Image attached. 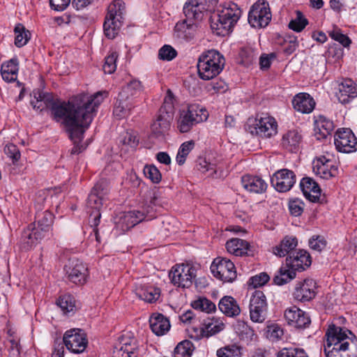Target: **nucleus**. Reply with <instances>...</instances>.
<instances>
[{"mask_svg":"<svg viewBox=\"0 0 357 357\" xmlns=\"http://www.w3.org/2000/svg\"><path fill=\"white\" fill-rule=\"evenodd\" d=\"M33 93L34 98L30 102L33 108L40 112L45 108L50 109L52 118L56 121L63 120L72 137L82 135L84 128L89 127L98 107L108 95L107 91L91 96L81 93L66 102L54 101L51 95L39 90L33 91Z\"/></svg>","mask_w":357,"mask_h":357,"instance_id":"1","label":"nucleus"},{"mask_svg":"<svg viewBox=\"0 0 357 357\" xmlns=\"http://www.w3.org/2000/svg\"><path fill=\"white\" fill-rule=\"evenodd\" d=\"M109 192V182L106 179L99 180L91 189L89 195L86 206L89 214V223L93 227L96 240L100 243L98 226L100 224L101 214L100 212L103 202L107 198Z\"/></svg>","mask_w":357,"mask_h":357,"instance_id":"2","label":"nucleus"},{"mask_svg":"<svg viewBox=\"0 0 357 357\" xmlns=\"http://www.w3.org/2000/svg\"><path fill=\"white\" fill-rule=\"evenodd\" d=\"M241 11L236 3H229L213 13L211 17V27L217 36L227 35L238 20Z\"/></svg>","mask_w":357,"mask_h":357,"instance_id":"3","label":"nucleus"},{"mask_svg":"<svg viewBox=\"0 0 357 357\" xmlns=\"http://www.w3.org/2000/svg\"><path fill=\"white\" fill-rule=\"evenodd\" d=\"M225 59L215 50L203 52L199 57L197 67L198 75L203 80H209L218 75L223 70Z\"/></svg>","mask_w":357,"mask_h":357,"instance_id":"4","label":"nucleus"},{"mask_svg":"<svg viewBox=\"0 0 357 357\" xmlns=\"http://www.w3.org/2000/svg\"><path fill=\"white\" fill-rule=\"evenodd\" d=\"M325 336L324 353H329L331 350H348L350 344L357 345L353 340L354 335L349 330L334 324L329 326Z\"/></svg>","mask_w":357,"mask_h":357,"instance_id":"5","label":"nucleus"},{"mask_svg":"<svg viewBox=\"0 0 357 357\" xmlns=\"http://www.w3.org/2000/svg\"><path fill=\"white\" fill-rule=\"evenodd\" d=\"M126 5L122 0H114L107 8V14L103 24L104 33L109 39H114L123 25Z\"/></svg>","mask_w":357,"mask_h":357,"instance_id":"6","label":"nucleus"},{"mask_svg":"<svg viewBox=\"0 0 357 357\" xmlns=\"http://www.w3.org/2000/svg\"><path fill=\"white\" fill-rule=\"evenodd\" d=\"M208 117L207 110L197 105L191 104L180 111L177 120V129L181 133L189 132L195 125L205 121Z\"/></svg>","mask_w":357,"mask_h":357,"instance_id":"7","label":"nucleus"},{"mask_svg":"<svg viewBox=\"0 0 357 357\" xmlns=\"http://www.w3.org/2000/svg\"><path fill=\"white\" fill-rule=\"evenodd\" d=\"M277 123L274 118L267 114L257 115L255 119H249L248 129L252 135L271 137L277 132Z\"/></svg>","mask_w":357,"mask_h":357,"instance_id":"8","label":"nucleus"},{"mask_svg":"<svg viewBox=\"0 0 357 357\" xmlns=\"http://www.w3.org/2000/svg\"><path fill=\"white\" fill-rule=\"evenodd\" d=\"M169 277L174 286L188 288L196 277V268L190 264H176L172 268Z\"/></svg>","mask_w":357,"mask_h":357,"instance_id":"9","label":"nucleus"},{"mask_svg":"<svg viewBox=\"0 0 357 357\" xmlns=\"http://www.w3.org/2000/svg\"><path fill=\"white\" fill-rule=\"evenodd\" d=\"M271 17L269 3L265 0H259L249 11L248 22L252 27L263 28L269 24Z\"/></svg>","mask_w":357,"mask_h":357,"instance_id":"10","label":"nucleus"},{"mask_svg":"<svg viewBox=\"0 0 357 357\" xmlns=\"http://www.w3.org/2000/svg\"><path fill=\"white\" fill-rule=\"evenodd\" d=\"M213 276L224 282H232L236 278V267L230 259L218 257L211 265Z\"/></svg>","mask_w":357,"mask_h":357,"instance_id":"11","label":"nucleus"},{"mask_svg":"<svg viewBox=\"0 0 357 357\" xmlns=\"http://www.w3.org/2000/svg\"><path fill=\"white\" fill-rule=\"evenodd\" d=\"M268 304L266 296L260 290L252 294L249 304L250 317L252 321L263 323L266 319Z\"/></svg>","mask_w":357,"mask_h":357,"instance_id":"12","label":"nucleus"},{"mask_svg":"<svg viewBox=\"0 0 357 357\" xmlns=\"http://www.w3.org/2000/svg\"><path fill=\"white\" fill-rule=\"evenodd\" d=\"M334 144L338 152L351 153L357 151V138L350 128H339L334 135Z\"/></svg>","mask_w":357,"mask_h":357,"instance_id":"13","label":"nucleus"},{"mask_svg":"<svg viewBox=\"0 0 357 357\" xmlns=\"http://www.w3.org/2000/svg\"><path fill=\"white\" fill-rule=\"evenodd\" d=\"M218 0H188L183 6V13L189 20H201L204 13L211 10Z\"/></svg>","mask_w":357,"mask_h":357,"instance_id":"14","label":"nucleus"},{"mask_svg":"<svg viewBox=\"0 0 357 357\" xmlns=\"http://www.w3.org/2000/svg\"><path fill=\"white\" fill-rule=\"evenodd\" d=\"M63 342L73 353H82L86 348L88 340L86 333L80 328H72L64 333Z\"/></svg>","mask_w":357,"mask_h":357,"instance_id":"15","label":"nucleus"},{"mask_svg":"<svg viewBox=\"0 0 357 357\" xmlns=\"http://www.w3.org/2000/svg\"><path fill=\"white\" fill-rule=\"evenodd\" d=\"M64 271L71 282L78 285L86 283L89 275L88 268L79 259H70L64 266Z\"/></svg>","mask_w":357,"mask_h":357,"instance_id":"16","label":"nucleus"},{"mask_svg":"<svg viewBox=\"0 0 357 357\" xmlns=\"http://www.w3.org/2000/svg\"><path fill=\"white\" fill-rule=\"evenodd\" d=\"M50 229L40 227L36 222L31 223L22 234V241L25 249L31 248L38 244L50 232Z\"/></svg>","mask_w":357,"mask_h":357,"instance_id":"17","label":"nucleus"},{"mask_svg":"<svg viewBox=\"0 0 357 357\" xmlns=\"http://www.w3.org/2000/svg\"><path fill=\"white\" fill-rule=\"evenodd\" d=\"M271 183L280 192L289 191L296 182V175L291 170L282 169L277 171L271 178Z\"/></svg>","mask_w":357,"mask_h":357,"instance_id":"18","label":"nucleus"},{"mask_svg":"<svg viewBox=\"0 0 357 357\" xmlns=\"http://www.w3.org/2000/svg\"><path fill=\"white\" fill-rule=\"evenodd\" d=\"M284 318L289 325L298 328H306L311 323L307 314L296 306H292L285 310Z\"/></svg>","mask_w":357,"mask_h":357,"instance_id":"19","label":"nucleus"},{"mask_svg":"<svg viewBox=\"0 0 357 357\" xmlns=\"http://www.w3.org/2000/svg\"><path fill=\"white\" fill-rule=\"evenodd\" d=\"M172 119V114L167 111L166 106L161 107L157 119L151 126L152 133L156 137L163 136L170 128Z\"/></svg>","mask_w":357,"mask_h":357,"instance_id":"20","label":"nucleus"},{"mask_svg":"<svg viewBox=\"0 0 357 357\" xmlns=\"http://www.w3.org/2000/svg\"><path fill=\"white\" fill-rule=\"evenodd\" d=\"M312 169L316 175L326 180L335 176L337 173V168L325 156H321L314 160Z\"/></svg>","mask_w":357,"mask_h":357,"instance_id":"21","label":"nucleus"},{"mask_svg":"<svg viewBox=\"0 0 357 357\" xmlns=\"http://www.w3.org/2000/svg\"><path fill=\"white\" fill-rule=\"evenodd\" d=\"M311 257L309 253L303 250H299L287 256L286 263L295 272L303 271L311 265Z\"/></svg>","mask_w":357,"mask_h":357,"instance_id":"22","label":"nucleus"},{"mask_svg":"<svg viewBox=\"0 0 357 357\" xmlns=\"http://www.w3.org/2000/svg\"><path fill=\"white\" fill-rule=\"evenodd\" d=\"M316 282L312 279H306L297 284L294 292V298L301 302L310 301L316 296Z\"/></svg>","mask_w":357,"mask_h":357,"instance_id":"23","label":"nucleus"},{"mask_svg":"<svg viewBox=\"0 0 357 357\" xmlns=\"http://www.w3.org/2000/svg\"><path fill=\"white\" fill-rule=\"evenodd\" d=\"M292 105L296 111L302 114H310L314 109L316 102L310 94L300 93L294 97Z\"/></svg>","mask_w":357,"mask_h":357,"instance_id":"24","label":"nucleus"},{"mask_svg":"<svg viewBox=\"0 0 357 357\" xmlns=\"http://www.w3.org/2000/svg\"><path fill=\"white\" fill-rule=\"evenodd\" d=\"M301 189L304 196L312 202H317L321 196V188L311 178L304 177L300 182Z\"/></svg>","mask_w":357,"mask_h":357,"instance_id":"25","label":"nucleus"},{"mask_svg":"<svg viewBox=\"0 0 357 357\" xmlns=\"http://www.w3.org/2000/svg\"><path fill=\"white\" fill-rule=\"evenodd\" d=\"M243 187L248 191L256 194H261L267 189L266 181L259 176L245 175L241 178Z\"/></svg>","mask_w":357,"mask_h":357,"instance_id":"26","label":"nucleus"},{"mask_svg":"<svg viewBox=\"0 0 357 357\" xmlns=\"http://www.w3.org/2000/svg\"><path fill=\"white\" fill-rule=\"evenodd\" d=\"M302 135L296 130H288L281 139V146L290 152H297L302 142Z\"/></svg>","mask_w":357,"mask_h":357,"instance_id":"27","label":"nucleus"},{"mask_svg":"<svg viewBox=\"0 0 357 357\" xmlns=\"http://www.w3.org/2000/svg\"><path fill=\"white\" fill-rule=\"evenodd\" d=\"M298 245V241L296 237L285 236L280 243L273 248V252L278 257H284L289 256L296 252L294 249Z\"/></svg>","mask_w":357,"mask_h":357,"instance_id":"28","label":"nucleus"},{"mask_svg":"<svg viewBox=\"0 0 357 357\" xmlns=\"http://www.w3.org/2000/svg\"><path fill=\"white\" fill-rule=\"evenodd\" d=\"M150 328L153 333L160 336L164 335L170 328L167 318L162 314H153L149 319Z\"/></svg>","mask_w":357,"mask_h":357,"instance_id":"29","label":"nucleus"},{"mask_svg":"<svg viewBox=\"0 0 357 357\" xmlns=\"http://www.w3.org/2000/svg\"><path fill=\"white\" fill-rule=\"evenodd\" d=\"M220 310L226 316L234 317L241 313V308L237 301L230 296L222 297L218 303Z\"/></svg>","mask_w":357,"mask_h":357,"instance_id":"30","label":"nucleus"},{"mask_svg":"<svg viewBox=\"0 0 357 357\" xmlns=\"http://www.w3.org/2000/svg\"><path fill=\"white\" fill-rule=\"evenodd\" d=\"M225 328V324L217 320H208L205 321L204 326L199 329L194 328L195 332H199L196 335V339L199 340L203 337H210L222 331Z\"/></svg>","mask_w":357,"mask_h":357,"instance_id":"31","label":"nucleus"},{"mask_svg":"<svg viewBox=\"0 0 357 357\" xmlns=\"http://www.w3.org/2000/svg\"><path fill=\"white\" fill-rule=\"evenodd\" d=\"M225 246L228 252L237 257L247 255L250 249V243L247 241L238 238L228 240Z\"/></svg>","mask_w":357,"mask_h":357,"instance_id":"32","label":"nucleus"},{"mask_svg":"<svg viewBox=\"0 0 357 357\" xmlns=\"http://www.w3.org/2000/svg\"><path fill=\"white\" fill-rule=\"evenodd\" d=\"M149 211L143 210L141 211H128L123 215V222L126 224L128 227H133L136 225L139 224L144 220H151L154 215H149Z\"/></svg>","mask_w":357,"mask_h":357,"instance_id":"33","label":"nucleus"},{"mask_svg":"<svg viewBox=\"0 0 357 357\" xmlns=\"http://www.w3.org/2000/svg\"><path fill=\"white\" fill-rule=\"evenodd\" d=\"M315 125V136L317 139H326L331 135L335 128L333 122L323 116L319 117Z\"/></svg>","mask_w":357,"mask_h":357,"instance_id":"34","label":"nucleus"},{"mask_svg":"<svg viewBox=\"0 0 357 357\" xmlns=\"http://www.w3.org/2000/svg\"><path fill=\"white\" fill-rule=\"evenodd\" d=\"M339 91L338 99L342 104L349 102L351 98L357 96V85L351 79L342 82Z\"/></svg>","mask_w":357,"mask_h":357,"instance_id":"35","label":"nucleus"},{"mask_svg":"<svg viewBox=\"0 0 357 357\" xmlns=\"http://www.w3.org/2000/svg\"><path fill=\"white\" fill-rule=\"evenodd\" d=\"M135 294L139 298L151 303L159 298L160 290L153 286H139L136 288Z\"/></svg>","mask_w":357,"mask_h":357,"instance_id":"36","label":"nucleus"},{"mask_svg":"<svg viewBox=\"0 0 357 357\" xmlns=\"http://www.w3.org/2000/svg\"><path fill=\"white\" fill-rule=\"evenodd\" d=\"M18 71L17 59H11L6 63H3L1 68V74L3 80L11 82L16 79Z\"/></svg>","mask_w":357,"mask_h":357,"instance_id":"37","label":"nucleus"},{"mask_svg":"<svg viewBox=\"0 0 357 357\" xmlns=\"http://www.w3.org/2000/svg\"><path fill=\"white\" fill-rule=\"evenodd\" d=\"M144 90L142 82L138 79H132L123 87L119 97L129 100L130 98L139 95Z\"/></svg>","mask_w":357,"mask_h":357,"instance_id":"38","label":"nucleus"},{"mask_svg":"<svg viewBox=\"0 0 357 357\" xmlns=\"http://www.w3.org/2000/svg\"><path fill=\"white\" fill-rule=\"evenodd\" d=\"M132 107L133 104L131 101L119 96L114 107L113 114L116 118L121 119L129 115Z\"/></svg>","mask_w":357,"mask_h":357,"instance_id":"39","label":"nucleus"},{"mask_svg":"<svg viewBox=\"0 0 357 357\" xmlns=\"http://www.w3.org/2000/svg\"><path fill=\"white\" fill-rule=\"evenodd\" d=\"M295 277L296 272L286 264L285 266H282L280 268L278 273L273 278V282L277 285H283L290 282Z\"/></svg>","mask_w":357,"mask_h":357,"instance_id":"40","label":"nucleus"},{"mask_svg":"<svg viewBox=\"0 0 357 357\" xmlns=\"http://www.w3.org/2000/svg\"><path fill=\"white\" fill-rule=\"evenodd\" d=\"M194 29V24L188 18L176 24L174 31L178 38L188 39L191 35V31Z\"/></svg>","mask_w":357,"mask_h":357,"instance_id":"41","label":"nucleus"},{"mask_svg":"<svg viewBox=\"0 0 357 357\" xmlns=\"http://www.w3.org/2000/svg\"><path fill=\"white\" fill-rule=\"evenodd\" d=\"M15 45L18 47L24 46L30 39V33L22 24H18L15 27Z\"/></svg>","mask_w":357,"mask_h":357,"instance_id":"42","label":"nucleus"},{"mask_svg":"<svg viewBox=\"0 0 357 357\" xmlns=\"http://www.w3.org/2000/svg\"><path fill=\"white\" fill-rule=\"evenodd\" d=\"M216 355L218 357H241V347L233 344L227 345L217 350Z\"/></svg>","mask_w":357,"mask_h":357,"instance_id":"43","label":"nucleus"},{"mask_svg":"<svg viewBox=\"0 0 357 357\" xmlns=\"http://www.w3.org/2000/svg\"><path fill=\"white\" fill-rule=\"evenodd\" d=\"M56 305L61 308L63 314L73 312L75 308V301L71 295L66 294L59 298Z\"/></svg>","mask_w":357,"mask_h":357,"instance_id":"44","label":"nucleus"},{"mask_svg":"<svg viewBox=\"0 0 357 357\" xmlns=\"http://www.w3.org/2000/svg\"><path fill=\"white\" fill-rule=\"evenodd\" d=\"M193 349V344L190 340H183L175 347L174 357H190Z\"/></svg>","mask_w":357,"mask_h":357,"instance_id":"45","label":"nucleus"},{"mask_svg":"<svg viewBox=\"0 0 357 357\" xmlns=\"http://www.w3.org/2000/svg\"><path fill=\"white\" fill-rule=\"evenodd\" d=\"M36 222L38 227H45L50 230L53 223L54 215L47 210L38 212L36 214Z\"/></svg>","mask_w":357,"mask_h":357,"instance_id":"46","label":"nucleus"},{"mask_svg":"<svg viewBox=\"0 0 357 357\" xmlns=\"http://www.w3.org/2000/svg\"><path fill=\"white\" fill-rule=\"evenodd\" d=\"M194 146L195 142L193 140L185 142L181 145L176 158V162L179 165L184 164L186 157L193 149Z\"/></svg>","mask_w":357,"mask_h":357,"instance_id":"47","label":"nucleus"},{"mask_svg":"<svg viewBox=\"0 0 357 357\" xmlns=\"http://www.w3.org/2000/svg\"><path fill=\"white\" fill-rule=\"evenodd\" d=\"M192 306L195 310L210 313L215 310V305L210 300L206 298H202L195 301L192 303Z\"/></svg>","mask_w":357,"mask_h":357,"instance_id":"48","label":"nucleus"},{"mask_svg":"<svg viewBox=\"0 0 357 357\" xmlns=\"http://www.w3.org/2000/svg\"><path fill=\"white\" fill-rule=\"evenodd\" d=\"M296 13V17L290 21L289 28L296 32H301L307 25L308 21L301 11L297 10Z\"/></svg>","mask_w":357,"mask_h":357,"instance_id":"49","label":"nucleus"},{"mask_svg":"<svg viewBox=\"0 0 357 357\" xmlns=\"http://www.w3.org/2000/svg\"><path fill=\"white\" fill-rule=\"evenodd\" d=\"M277 357H308V356L303 349L284 347L278 352Z\"/></svg>","mask_w":357,"mask_h":357,"instance_id":"50","label":"nucleus"},{"mask_svg":"<svg viewBox=\"0 0 357 357\" xmlns=\"http://www.w3.org/2000/svg\"><path fill=\"white\" fill-rule=\"evenodd\" d=\"M329 36L335 41L340 43L342 45L347 47H349L351 43V40L349 38L343 34L337 26H333L332 30L328 31Z\"/></svg>","mask_w":357,"mask_h":357,"instance_id":"51","label":"nucleus"},{"mask_svg":"<svg viewBox=\"0 0 357 357\" xmlns=\"http://www.w3.org/2000/svg\"><path fill=\"white\" fill-rule=\"evenodd\" d=\"M116 345L128 349V348H131L132 351H135L136 347L135 340L130 333H126V334L121 335L119 337L118 343H116Z\"/></svg>","mask_w":357,"mask_h":357,"instance_id":"52","label":"nucleus"},{"mask_svg":"<svg viewBox=\"0 0 357 357\" xmlns=\"http://www.w3.org/2000/svg\"><path fill=\"white\" fill-rule=\"evenodd\" d=\"M176 56V50L169 45H163L158 51V58L162 61H172Z\"/></svg>","mask_w":357,"mask_h":357,"instance_id":"53","label":"nucleus"},{"mask_svg":"<svg viewBox=\"0 0 357 357\" xmlns=\"http://www.w3.org/2000/svg\"><path fill=\"white\" fill-rule=\"evenodd\" d=\"M118 54L116 52H112L105 59V63L103 65V70L105 73L112 74L116 69V60Z\"/></svg>","mask_w":357,"mask_h":357,"instance_id":"54","label":"nucleus"},{"mask_svg":"<svg viewBox=\"0 0 357 357\" xmlns=\"http://www.w3.org/2000/svg\"><path fill=\"white\" fill-rule=\"evenodd\" d=\"M144 173L154 183H158L161 181V173L154 165H146L144 169Z\"/></svg>","mask_w":357,"mask_h":357,"instance_id":"55","label":"nucleus"},{"mask_svg":"<svg viewBox=\"0 0 357 357\" xmlns=\"http://www.w3.org/2000/svg\"><path fill=\"white\" fill-rule=\"evenodd\" d=\"M236 328L243 338L252 340L253 336L255 335L254 330L246 322L243 321H238Z\"/></svg>","mask_w":357,"mask_h":357,"instance_id":"56","label":"nucleus"},{"mask_svg":"<svg viewBox=\"0 0 357 357\" xmlns=\"http://www.w3.org/2000/svg\"><path fill=\"white\" fill-rule=\"evenodd\" d=\"M284 335L283 329L278 324L268 326L267 337L272 341H278Z\"/></svg>","mask_w":357,"mask_h":357,"instance_id":"57","label":"nucleus"},{"mask_svg":"<svg viewBox=\"0 0 357 357\" xmlns=\"http://www.w3.org/2000/svg\"><path fill=\"white\" fill-rule=\"evenodd\" d=\"M304 203L301 199H294L289 202V209L292 215L298 217L303 212Z\"/></svg>","mask_w":357,"mask_h":357,"instance_id":"58","label":"nucleus"},{"mask_svg":"<svg viewBox=\"0 0 357 357\" xmlns=\"http://www.w3.org/2000/svg\"><path fill=\"white\" fill-rule=\"evenodd\" d=\"M298 47L297 38L295 36H289L288 39L284 40L283 43V52L287 55L294 53Z\"/></svg>","mask_w":357,"mask_h":357,"instance_id":"59","label":"nucleus"},{"mask_svg":"<svg viewBox=\"0 0 357 357\" xmlns=\"http://www.w3.org/2000/svg\"><path fill=\"white\" fill-rule=\"evenodd\" d=\"M270 280L269 275L266 273H261L256 275L249 280V285L252 286L254 288L261 287L266 284Z\"/></svg>","mask_w":357,"mask_h":357,"instance_id":"60","label":"nucleus"},{"mask_svg":"<svg viewBox=\"0 0 357 357\" xmlns=\"http://www.w3.org/2000/svg\"><path fill=\"white\" fill-rule=\"evenodd\" d=\"M4 153L12 160L13 164L17 162L21 157L18 147L13 144L6 145L4 148Z\"/></svg>","mask_w":357,"mask_h":357,"instance_id":"61","label":"nucleus"},{"mask_svg":"<svg viewBox=\"0 0 357 357\" xmlns=\"http://www.w3.org/2000/svg\"><path fill=\"white\" fill-rule=\"evenodd\" d=\"M112 357H137V354L135 351H131V348L128 349L115 345Z\"/></svg>","mask_w":357,"mask_h":357,"instance_id":"62","label":"nucleus"},{"mask_svg":"<svg viewBox=\"0 0 357 357\" xmlns=\"http://www.w3.org/2000/svg\"><path fill=\"white\" fill-rule=\"evenodd\" d=\"M199 166V170L202 173H208V176H213L216 174V165L207 162L205 159L200 160Z\"/></svg>","mask_w":357,"mask_h":357,"instance_id":"63","label":"nucleus"},{"mask_svg":"<svg viewBox=\"0 0 357 357\" xmlns=\"http://www.w3.org/2000/svg\"><path fill=\"white\" fill-rule=\"evenodd\" d=\"M121 142L123 145H127L131 148H135L138 145L139 140L135 132H126L123 136Z\"/></svg>","mask_w":357,"mask_h":357,"instance_id":"64","label":"nucleus"}]
</instances>
